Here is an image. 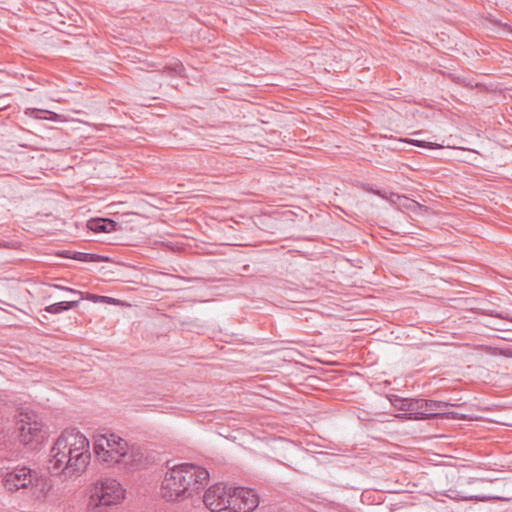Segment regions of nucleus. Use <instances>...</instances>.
I'll list each match as a JSON object with an SVG mask.
<instances>
[{
  "mask_svg": "<svg viewBox=\"0 0 512 512\" xmlns=\"http://www.w3.org/2000/svg\"><path fill=\"white\" fill-rule=\"evenodd\" d=\"M409 143L416 145V146L429 148V149H437V148L442 147L441 145L433 143V142H426V141H420V140H410Z\"/></svg>",
  "mask_w": 512,
  "mask_h": 512,
  "instance_id": "15",
  "label": "nucleus"
},
{
  "mask_svg": "<svg viewBox=\"0 0 512 512\" xmlns=\"http://www.w3.org/2000/svg\"><path fill=\"white\" fill-rule=\"evenodd\" d=\"M408 410L415 414V419H431L437 417L458 418L455 412H448L447 408L453 406L444 401H435L428 399H410L408 400Z\"/></svg>",
  "mask_w": 512,
  "mask_h": 512,
  "instance_id": "4",
  "label": "nucleus"
},
{
  "mask_svg": "<svg viewBox=\"0 0 512 512\" xmlns=\"http://www.w3.org/2000/svg\"><path fill=\"white\" fill-rule=\"evenodd\" d=\"M88 439L79 431L66 430L50 449L48 470L54 475L78 476L90 463Z\"/></svg>",
  "mask_w": 512,
  "mask_h": 512,
  "instance_id": "1",
  "label": "nucleus"
},
{
  "mask_svg": "<svg viewBox=\"0 0 512 512\" xmlns=\"http://www.w3.org/2000/svg\"><path fill=\"white\" fill-rule=\"evenodd\" d=\"M469 499H476V500H479V501H484L486 499H502V498L498 497V496H491V497L471 496V497H469Z\"/></svg>",
  "mask_w": 512,
  "mask_h": 512,
  "instance_id": "20",
  "label": "nucleus"
},
{
  "mask_svg": "<svg viewBox=\"0 0 512 512\" xmlns=\"http://www.w3.org/2000/svg\"><path fill=\"white\" fill-rule=\"evenodd\" d=\"M33 472L27 467H17L7 471L2 478V483L6 490L14 492L20 489L28 488L33 482Z\"/></svg>",
  "mask_w": 512,
  "mask_h": 512,
  "instance_id": "8",
  "label": "nucleus"
},
{
  "mask_svg": "<svg viewBox=\"0 0 512 512\" xmlns=\"http://www.w3.org/2000/svg\"><path fill=\"white\" fill-rule=\"evenodd\" d=\"M184 72L183 64L178 60H171L162 68V73L168 76H182Z\"/></svg>",
  "mask_w": 512,
  "mask_h": 512,
  "instance_id": "12",
  "label": "nucleus"
},
{
  "mask_svg": "<svg viewBox=\"0 0 512 512\" xmlns=\"http://www.w3.org/2000/svg\"><path fill=\"white\" fill-rule=\"evenodd\" d=\"M73 256H75V260L81 262H103L108 260V257L85 252H75Z\"/></svg>",
  "mask_w": 512,
  "mask_h": 512,
  "instance_id": "13",
  "label": "nucleus"
},
{
  "mask_svg": "<svg viewBox=\"0 0 512 512\" xmlns=\"http://www.w3.org/2000/svg\"><path fill=\"white\" fill-rule=\"evenodd\" d=\"M42 423L28 414L18 421L19 439L24 445L40 442L43 439Z\"/></svg>",
  "mask_w": 512,
  "mask_h": 512,
  "instance_id": "9",
  "label": "nucleus"
},
{
  "mask_svg": "<svg viewBox=\"0 0 512 512\" xmlns=\"http://www.w3.org/2000/svg\"><path fill=\"white\" fill-rule=\"evenodd\" d=\"M79 304L78 300L74 301H62L58 303L51 304L45 308V311L52 314H59L63 311H67L77 307Z\"/></svg>",
  "mask_w": 512,
  "mask_h": 512,
  "instance_id": "11",
  "label": "nucleus"
},
{
  "mask_svg": "<svg viewBox=\"0 0 512 512\" xmlns=\"http://www.w3.org/2000/svg\"><path fill=\"white\" fill-rule=\"evenodd\" d=\"M129 446L126 440L115 435H99L94 441V452L98 460L108 464L119 463L128 455Z\"/></svg>",
  "mask_w": 512,
  "mask_h": 512,
  "instance_id": "3",
  "label": "nucleus"
},
{
  "mask_svg": "<svg viewBox=\"0 0 512 512\" xmlns=\"http://www.w3.org/2000/svg\"><path fill=\"white\" fill-rule=\"evenodd\" d=\"M209 476L205 468L192 463L174 465L165 473L161 495L168 502L191 497L207 485Z\"/></svg>",
  "mask_w": 512,
  "mask_h": 512,
  "instance_id": "2",
  "label": "nucleus"
},
{
  "mask_svg": "<svg viewBox=\"0 0 512 512\" xmlns=\"http://www.w3.org/2000/svg\"><path fill=\"white\" fill-rule=\"evenodd\" d=\"M88 228L94 232L100 233H110L116 230L117 223L110 219H91L87 224Z\"/></svg>",
  "mask_w": 512,
  "mask_h": 512,
  "instance_id": "10",
  "label": "nucleus"
},
{
  "mask_svg": "<svg viewBox=\"0 0 512 512\" xmlns=\"http://www.w3.org/2000/svg\"><path fill=\"white\" fill-rule=\"evenodd\" d=\"M45 112H48V110L32 109L30 115L36 119H45L46 116H43Z\"/></svg>",
  "mask_w": 512,
  "mask_h": 512,
  "instance_id": "16",
  "label": "nucleus"
},
{
  "mask_svg": "<svg viewBox=\"0 0 512 512\" xmlns=\"http://www.w3.org/2000/svg\"><path fill=\"white\" fill-rule=\"evenodd\" d=\"M231 492L232 487H228L223 483L215 484L204 493L203 502L211 512L230 510Z\"/></svg>",
  "mask_w": 512,
  "mask_h": 512,
  "instance_id": "6",
  "label": "nucleus"
},
{
  "mask_svg": "<svg viewBox=\"0 0 512 512\" xmlns=\"http://www.w3.org/2000/svg\"><path fill=\"white\" fill-rule=\"evenodd\" d=\"M45 114H48L49 116L45 117V119L51 120V121H59L61 119V115L55 113V112H45Z\"/></svg>",
  "mask_w": 512,
  "mask_h": 512,
  "instance_id": "18",
  "label": "nucleus"
},
{
  "mask_svg": "<svg viewBox=\"0 0 512 512\" xmlns=\"http://www.w3.org/2000/svg\"><path fill=\"white\" fill-rule=\"evenodd\" d=\"M475 311L482 315H487V316L496 317V318H500V319H509L508 315L498 312L494 309L478 307V308H475Z\"/></svg>",
  "mask_w": 512,
  "mask_h": 512,
  "instance_id": "14",
  "label": "nucleus"
},
{
  "mask_svg": "<svg viewBox=\"0 0 512 512\" xmlns=\"http://www.w3.org/2000/svg\"><path fill=\"white\" fill-rule=\"evenodd\" d=\"M90 512H107V510L103 507H95Z\"/></svg>",
  "mask_w": 512,
  "mask_h": 512,
  "instance_id": "21",
  "label": "nucleus"
},
{
  "mask_svg": "<svg viewBox=\"0 0 512 512\" xmlns=\"http://www.w3.org/2000/svg\"><path fill=\"white\" fill-rule=\"evenodd\" d=\"M123 498L124 489L115 479L102 478L91 489V499L101 506L118 504Z\"/></svg>",
  "mask_w": 512,
  "mask_h": 512,
  "instance_id": "5",
  "label": "nucleus"
},
{
  "mask_svg": "<svg viewBox=\"0 0 512 512\" xmlns=\"http://www.w3.org/2000/svg\"><path fill=\"white\" fill-rule=\"evenodd\" d=\"M55 288L57 289H60V290H65V291H68L72 294H79V295H82V292L80 291H77V290H74L72 288H68V287H64V286H60V285H54Z\"/></svg>",
  "mask_w": 512,
  "mask_h": 512,
  "instance_id": "19",
  "label": "nucleus"
},
{
  "mask_svg": "<svg viewBox=\"0 0 512 512\" xmlns=\"http://www.w3.org/2000/svg\"><path fill=\"white\" fill-rule=\"evenodd\" d=\"M76 251H71V250H63V251H60L57 253L58 256L60 257H64V258H71V259H74L75 260V256H73V254L75 253Z\"/></svg>",
  "mask_w": 512,
  "mask_h": 512,
  "instance_id": "17",
  "label": "nucleus"
},
{
  "mask_svg": "<svg viewBox=\"0 0 512 512\" xmlns=\"http://www.w3.org/2000/svg\"><path fill=\"white\" fill-rule=\"evenodd\" d=\"M230 501L232 512H252L259 505L254 491L244 487H232Z\"/></svg>",
  "mask_w": 512,
  "mask_h": 512,
  "instance_id": "7",
  "label": "nucleus"
}]
</instances>
